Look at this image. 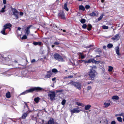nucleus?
Wrapping results in <instances>:
<instances>
[{"instance_id":"1","label":"nucleus","mask_w":124,"mask_h":124,"mask_svg":"<svg viewBox=\"0 0 124 124\" xmlns=\"http://www.w3.org/2000/svg\"><path fill=\"white\" fill-rule=\"evenodd\" d=\"M44 89L39 87H34L31 88L29 89L28 90H27L22 93L21 94H25L29 93H31L34 91L39 92L40 91H42L44 90Z\"/></svg>"},{"instance_id":"2","label":"nucleus","mask_w":124,"mask_h":124,"mask_svg":"<svg viewBox=\"0 0 124 124\" xmlns=\"http://www.w3.org/2000/svg\"><path fill=\"white\" fill-rule=\"evenodd\" d=\"M48 96L51 101L54 100L55 97V92L49 91L48 93Z\"/></svg>"},{"instance_id":"3","label":"nucleus","mask_w":124,"mask_h":124,"mask_svg":"<svg viewBox=\"0 0 124 124\" xmlns=\"http://www.w3.org/2000/svg\"><path fill=\"white\" fill-rule=\"evenodd\" d=\"M96 72L93 70H91L88 72V75L92 80L95 77Z\"/></svg>"},{"instance_id":"4","label":"nucleus","mask_w":124,"mask_h":124,"mask_svg":"<svg viewBox=\"0 0 124 124\" xmlns=\"http://www.w3.org/2000/svg\"><path fill=\"white\" fill-rule=\"evenodd\" d=\"M54 57L57 60L59 61H63V59L62 57L58 54H55L54 55Z\"/></svg>"},{"instance_id":"5","label":"nucleus","mask_w":124,"mask_h":124,"mask_svg":"<svg viewBox=\"0 0 124 124\" xmlns=\"http://www.w3.org/2000/svg\"><path fill=\"white\" fill-rule=\"evenodd\" d=\"M71 114L72 115L74 113H77L81 111V109H78L77 108H74L73 109L70 110Z\"/></svg>"},{"instance_id":"6","label":"nucleus","mask_w":124,"mask_h":124,"mask_svg":"<svg viewBox=\"0 0 124 124\" xmlns=\"http://www.w3.org/2000/svg\"><path fill=\"white\" fill-rule=\"evenodd\" d=\"M12 12L13 13V15L15 16L16 19H17L18 18V12L15 9H12Z\"/></svg>"},{"instance_id":"7","label":"nucleus","mask_w":124,"mask_h":124,"mask_svg":"<svg viewBox=\"0 0 124 124\" xmlns=\"http://www.w3.org/2000/svg\"><path fill=\"white\" fill-rule=\"evenodd\" d=\"M73 86L79 90H80L81 89V85L79 83L74 82Z\"/></svg>"},{"instance_id":"8","label":"nucleus","mask_w":124,"mask_h":124,"mask_svg":"<svg viewBox=\"0 0 124 124\" xmlns=\"http://www.w3.org/2000/svg\"><path fill=\"white\" fill-rule=\"evenodd\" d=\"M58 16L59 17H61V18L62 19H64L65 18L64 12L62 11H61L59 12L58 14Z\"/></svg>"},{"instance_id":"9","label":"nucleus","mask_w":124,"mask_h":124,"mask_svg":"<svg viewBox=\"0 0 124 124\" xmlns=\"http://www.w3.org/2000/svg\"><path fill=\"white\" fill-rule=\"evenodd\" d=\"M119 38L120 37L119 34H116L113 37H112L111 39L113 40L117 41L119 39Z\"/></svg>"},{"instance_id":"10","label":"nucleus","mask_w":124,"mask_h":124,"mask_svg":"<svg viewBox=\"0 0 124 124\" xmlns=\"http://www.w3.org/2000/svg\"><path fill=\"white\" fill-rule=\"evenodd\" d=\"M32 25H31L28 27L26 28L25 29V34L27 36L30 33V29L31 26Z\"/></svg>"},{"instance_id":"11","label":"nucleus","mask_w":124,"mask_h":124,"mask_svg":"<svg viewBox=\"0 0 124 124\" xmlns=\"http://www.w3.org/2000/svg\"><path fill=\"white\" fill-rule=\"evenodd\" d=\"M88 63H90L91 62L95 63H99V61H97L93 59H90L87 61Z\"/></svg>"},{"instance_id":"12","label":"nucleus","mask_w":124,"mask_h":124,"mask_svg":"<svg viewBox=\"0 0 124 124\" xmlns=\"http://www.w3.org/2000/svg\"><path fill=\"white\" fill-rule=\"evenodd\" d=\"M48 73L45 77V78H49L51 77V76L52 75V72L51 71H47Z\"/></svg>"},{"instance_id":"13","label":"nucleus","mask_w":124,"mask_h":124,"mask_svg":"<svg viewBox=\"0 0 124 124\" xmlns=\"http://www.w3.org/2000/svg\"><path fill=\"white\" fill-rule=\"evenodd\" d=\"M47 124H54V122L53 119L52 118H50Z\"/></svg>"},{"instance_id":"14","label":"nucleus","mask_w":124,"mask_h":124,"mask_svg":"<svg viewBox=\"0 0 124 124\" xmlns=\"http://www.w3.org/2000/svg\"><path fill=\"white\" fill-rule=\"evenodd\" d=\"M78 55L79 57L83 59H84L85 57V54L84 55L82 53H79Z\"/></svg>"},{"instance_id":"15","label":"nucleus","mask_w":124,"mask_h":124,"mask_svg":"<svg viewBox=\"0 0 124 124\" xmlns=\"http://www.w3.org/2000/svg\"><path fill=\"white\" fill-rule=\"evenodd\" d=\"M11 25L10 23L7 24L4 26V28L5 29H7V28H9V27H11Z\"/></svg>"},{"instance_id":"16","label":"nucleus","mask_w":124,"mask_h":124,"mask_svg":"<svg viewBox=\"0 0 124 124\" xmlns=\"http://www.w3.org/2000/svg\"><path fill=\"white\" fill-rule=\"evenodd\" d=\"M116 54L118 55H120V54L119 53V47L117 46L116 48Z\"/></svg>"},{"instance_id":"17","label":"nucleus","mask_w":124,"mask_h":124,"mask_svg":"<svg viewBox=\"0 0 124 124\" xmlns=\"http://www.w3.org/2000/svg\"><path fill=\"white\" fill-rule=\"evenodd\" d=\"M28 114L26 113H24L22 115L21 118L23 119H25L27 116Z\"/></svg>"},{"instance_id":"18","label":"nucleus","mask_w":124,"mask_h":124,"mask_svg":"<svg viewBox=\"0 0 124 124\" xmlns=\"http://www.w3.org/2000/svg\"><path fill=\"white\" fill-rule=\"evenodd\" d=\"M33 44L35 45H40L41 44L42 42H33Z\"/></svg>"},{"instance_id":"19","label":"nucleus","mask_w":124,"mask_h":124,"mask_svg":"<svg viewBox=\"0 0 124 124\" xmlns=\"http://www.w3.org/2000/svg\"><path fill=\"white\" fill-rule=\"evenodd\" d=\"M91 107L90 105H87L85 107V110H88L90 109Z\"/></svg>"},{"instance_id":"20","label":"nucleus","mask_w":124,"mask_h":124,"mask_svg":"<svg viewBox=\"0 0 124 124\" xmlns=\"http://www.w3.org/2000/svg\"><path fill=\"white\" fill-rule=\"evenodd\" d=\"M113 69V68L111 66H109L108 67V71L109 72H111Z\"/></svg>"},{"instance_id":"21","label":"nucleus","mask_w":124,"mask_h":124,"mask_svg":"<svg viewBox=\"0 0 124 124\" xmlns=\"http://www.w3.org/2000/svg\"><path fill=\"white\" fill-rule=\"evenodd\" d=\"M40 100V98L39 97L35 98L34 99V101L37 103H38Z\"/></svg>"},{"instance_id":"22","label":"nucleus","mask_w":124,"mask_h":124,"mask_svg":"<svg viewBox=\"0 0 124 124\" xmlns=\"http://www.w3.org/2000/svg\"><path fill=\"white\" fill-rule=\"evenodd\" d=\"M112 99L113 100H118L119 99V97L116 95L112 97Z\"/></svg>"},{"instance_id":"23","label":"nucleus","mask_w":124,"mask_h":124,"mask_svg":"<svg viewBox=\"0 0 124 124\" xmlns=\"http://www.w3.org/2000/svg\"><path fill=\"white\" fill-rule=\"evenodd\" d=\"M6 96L8 98H9L10 97V93L9 92H8L7 93H6Z\"/></svg>"},{"instance_id":"24","label":"nucleus","mask_w":124,"mask_h":124,"mask_svg":"<svg viewBox=\"0 0 124 124\" xmlns=\"http://www.w3.org/2000/svg\"><path fill=\"white\" fill-rule=\"evenodd\" d=\"M88 28H87V29L88 31H90L91 30V29L92 28V25L90 24H89L88 25Z\"/></svg>"},{"instance_id":"25","label":"nucleus","mask_w":124,"mask_h":124,"mask_svg":"<svg viewBox=\"0 0 124 124\" xmlns=\"http://www.w3.org/2000/svg\"><path fill=\"white\" fill-rule=\"evenodd\" d=\"M76 103L78 105L80 106L83 107H84L85 106L82 103L78 102H77Z\"/></svg>"},{"instance_id":"26","label":"nucleus","mask_w":124,"mask_h":124,"mask_svg":"<svg viewBox=\"0 0 124 124\" xmlns=\"http://www.w3.org/2000/svg\"><path fill=\"white\" fill-rule=\"evenodd\" d=\"M6 29H5L4 28L1 31V33L3 35H6V34L5 33V31L6 30Z\"/></svg>"},{"instance_id":"27","label":"nucleus","mask_w":124,"mask_h":124,"mask_svg":"<svg viewBox=\"0 0 124 124\" xmlns=\"http://www.w3.org/2000/svg\"><path fill=\"white\" fill-rule=\"evenodd\" d=\"M64 8L66 11H68L69 10L68 9L67 7V4L66 3H65L63 6Z\"/></svg>"},{"instance_id":"28","label":"nucleus","mask_w":124,"mask_h":124,"mask_svg":"<svg viewBox=\"0 0 124 124\" xmlns=\"http://www.w3.org/2000/svg\"><path fill=\"white\" fill-rule=\"evenodd\" d=\"M104 104L105 105V107H108V106L110 105V103H106V102H104Z\"/></svg>"},{"instance_id":"29","label":"nucleus","mask_w":124,"mask_h":124,"mask_svg":"<svg viewBox=\"0 0 124 124\" xmlns=\"http://www.w3.org/2000/svg\"><path fill=\"white\" fill-rule=\"evenodd\" d=\"M79 8L80 9L84 11L85 10L84 7L82 5H80L79 6Z\"/></svg>"},{"instance_id":"30","label":"nucleus","mask_w":124,"mask_h":124,"mask_svg":"<svg viewBox=\"0 0 124 124\" xmlns=\"http://www.w3.org/2000/svg\"><path fill=\"white\" fill-rule=\"evenodd\" d=\"M117 120L120 122H121L122 121V119L121 117H117Z\"/></svg>"},{"instance_id":"31","label":"nucleus","mask_w":124,"mask_h":124,"mask_svg":"<svg viewBox=\"0 0 124 124\" xmlns=\"http://www.w3.org/2000/svg\"><path fill=\"white\" fill-rule=\"evenodd\" d=\"M81 22L82 23H84L86 21V20L84 19H82L80 20Z\"/></svg>"},{"instance_id":"32","label":"nucleus","mask_w":124,"mask_h":124,"mask_svg":"<svg viewBox=\"0 0 124 124\" xmlns=\"http://www.w3.org/2000/svg\"><path fill=\"white\" fill-rule=\"evenodd\" d=\"M74 82L72 81H71L70 82H69L67 84L68 85H71L73 86Z\"/></svg>"},{"instance_id":"33","label":"nucleus","mask_w":124,"mask_h":124,"mask_svg":"<svg viewBox=\"0 0 124 124\" xmlns=\"http://www.w3.org/2000/svg\"><path fill=\"white\" fill-rule=\"evenodd\" d=\"M113 46L112 44H109L107 45V47L109 48L112 47Z\"/></svg>"},{"instance_id":"34","label":"nucleus","mask_w":124,"mask_h":124,"mask_svg":"<svg viewBox=\"0 0 124 124\" xmlns=\"http://www.w3.org/2000/svg\"><path fill=\"white\" fill-rule=\"evenodd\" d=\"M6 6H4V8H2V9L0 11L2 13H3L4 12V9H5Z\"/></svg>"},{"instance_id":"35","label":"nucleus","mask_w":124,"mask_h":124,"mask_svg":"<svg viewBox=\"0 0 124 124\" xmlns=\"http://www.w3.org/2000/svg\"><path fill=\"white\" fill-rule=\"evenodd\" d=\"M96 15V14L94 12H92L89 14V15L91 16H94Z\"/></svg>"},{"instance_id":"36","label":"nucleus","mask_w":124,"mask_h":124,"mask_svg":"<svg viewBox=\"0 0 124 124\" xmlns=\"http://www.w3.org/2000/svg\"><path fill=\"white\" fill-rule=\"evenodd\" d=\"M58 72L57 70L55 69H52V72L53 73L57 72Z\"/></svg>"},{"instance_id":"37","label":"nucleus","mask_w":124,"mask_h":124,"mask_svg":"<svg viewBox=\"0 0 124 124\" xmlns=\"http://www.w3.org/2000/svg\"><path fill=\"white\" fill-rule=\"evenodd\" d=\"M66 100L65 99L63 100L61 102L62 104L63 105H64L66 103Z\"/></svg>"},{"instance_id":"38","label":"nucleus","mask_w":124,"mask_h":124,"mask_svg":"<svg viewBox=\"0 0 124 124\" xmlns=\"http://www.w3.org/2000/svg\"><path fill=\"white\" fill-rule=\"evenodd\" d=\"M103 15H101V16L98 18V21H99L101 20L103 18Z\"/></svg>"},{"instance_id":"39","label":"nucleus","mask_w":124,"mask_h":124,"mask_svg":"<svg viewBox=\"0 0 124 124\" xmlns=\"http://www.w3.org/2000/svg\"><path fill=\"white\" fill-rule=\"evenodd\" d=\"M27 37L26 35H23V37L22 38V39H27Z\"/></svg>"},{"instance_id":"40","label":"nucleus","mask_w":124,"mask_h":124,"mask_svg":"<svg viewBox=\"0 0 124 124\" xmlns=\"http://www.w3.org/2000/svg\"><path fill=\"white\" fill-rule=\"evenodd\" d=\"M102 28L104 29H108V27L107 26H106L104 25L103 26Z\"/></svg>"},{"instance_id":"41","label":"nucleus","mask_w":124,"mask_h":124,"mask_svg":"<svg viewBox=\"0 0 124 124\" xmlns=\"http://www.w3.org/2000/svg\"><path fill=\"white\" fill-rule=\"evenodd\" d=\"M87 27V25L85 24H84L82 26V27L84 29H85Z\"/></svg>"},{"instance_id":"42","label":"nucleus","mask_w":124,"mask_h":124,"mask_svg":"<svg viewBox=\"0 0 124 124\" xmlns=\"http://www.w3.org/2000/svg\"><path fill=\"white\" fill-rule=\"evenodd\" d=\"M124 113H122L121 114H119V115H118L119 116H123V117H124Z\"/></svg>"},{"instance_id":"43","label":"nucleus","mask_w":124,"mask_h":124,"mask_svg":"<svg viewBox=\"0 0 124 124\" xmlns=\"http://www.w3.org/2000/svg\"><path fill=\"white\" fill-rule=\"evenodd\" d=\"M85 8L86 9H88L90 8V6L89 5H86L85 6Z\"/></svg>"},{"instance_id":"44","label":"nucleus","mask_w":124,"mask_h":124,"mask_svg":"<svg viewBox=\"0 0 124 124\" xmlns=\"http://www.w3.org/2000/svg\"><path fill=\"white\" fill-rule=\"evenodd\" d=\"M92 89V87L91 86H89L87 87V89L88 90H90Z\"/></svg>"},{"instance_id":"45","label":"nucleus","mask_w":124,"mask_h":124,"mask_svg":"<svg viewBox=\"0 0 124 124\" xmlns=\"http://www.w3.org/2000/svg\"><path fill=\"white\" fill-rule=\"evenodd\" d=\"M60 44V43L58 42H55L54 43V44L55 45H58Z\"/></svg>"},{"instance_id":"46","label":"nucleus","mask_w":124,"mask_h":124,"mask_svg":"<svg viewBox=\"0 0 124 124\" xmlns=\"http://www.w3.org/2000/svg\"><path fill=\"white\" fill-rule=\"evenodd\" d=\"M116 122L114 121H112L111 122V124H116Z\"/></svg>"},{"instance_id":"47","label":"nucleus","mask_w":124,"mask_h":124,"mask_svg":"<svg viewBox=\"0 0 124 124\" xmlns=\"http://www.w3.org/2000/svg\"><path fill=\"white\" fill-rule=\"evenodd\" d=\"M25 105L24 106V107L25 108H27V109H28V106L27 105V104L25 102Z\"/></svg>"},{"instance_id":"48","label":"nucleus","mask_w":124,"mask_h":124,"mask_svg":"<svg viewBox=\"0 0 124 124\" xmlns=\"http://www.w3.org/2000/svg\"><path fill=\"white\" fill-rule=\"evenodd\" d=\"M35 59H33L31 61V63H33L34 62H35Z\"/></svg>"},{"instance_id":"49","label":"nucleus","mask_w":124,"mask_h":124,"mask_svg":"<svg viewBox=\"0 0 124 124\" xmlns=\"http://www.w3.org/2000/svg\"><path fill=\"white\" fill-rule=\"evenodd\" d=\"M93 69H96V66H93L92 67H91Z\"/></svg>"},{"instance_id":"50","label":"nucleus","mask_w":124,"mask_h":124,"mask_svg":"<svg viewBox=\"0 0 124 124\" xmlns=\"http://www.w3.org/2000/svg\"><path fill=\"white\" fill-rule=\"evenodd\" d=\"M3 2L4 4H6V0H3Z\"/></svg>"},{"instance_id":"51","label":"nucleus","mask_w":124,"mask_h":124,"mask_svg":"<svg viewBox=\"0 0 124 124\" xmlns=\"http://www.w3.org/2000/svg\"><path fill=\"white\" fill-rule=\"evenodd\" d=\"M20 14L21 16H22L23 15V13L22 12H20Z\"/></svg>"},{"instance_id":"52","label":"nucleus","mask_w":124,"mask_h":124,"mask_svg":"<svg viewBox=\"0 0 124 124\" xmlns=\"http://www.w3.org/2000/svg\"><path fill=\"white\" fill-rule=\"evenodd\" d=\"M84 62L85 64L88 63L87 61L84 60Z\"/></svg>"},{"instance_id":"53","label":"nucleus","mask_w":124,"mask_h":124,"mask_svg":"<svg viewBox=\"0 0 124 124\" xmlns=\"http://www.w3.org/2000/svg\"><path fill=\"white\" fill-rule=\"evenodd\" d=\"M79 61L80 63H82L83 62H84V60H80Z\"/></svg>"},{"instance_id":"54","label":"nucleus","mask_w":124,"mask_h":124,"mask_svg":"<svg viewBox=\"0 0 124 124\" xmlns=\"http://www.w3.org/2000/svg\"><path fill=\"white\" fill-rule=\"evenodd\" d=\"M56 79V78H53L52 79V80L53 81H54Z\"/></svg>"},{"instance_id":"55","label":"nucleus","mask_w":124,"mask_h":124,"mask_svg":"<svg viewBox=\"0 0 124 124\" xmlns=\"http://www.w3.org/2000/svg\"><path fill=\"white\" fill-rule=\"evenodd\" d=\"M73 77V76H70L68 77V78H72Z\"/></svg>"},{"instance_id":"56","label":"nucleus","mask_w":124,"mask_h":124,"mask_svg":"<svg viewBox=\"0 0 124 124\" xmlns=\"http://www.w3.org/2000/svg\"><path fill=\"white\" fill-rule=\"evenodd\" d=\"M106 46H103V48L104 49H105L106 48Z\"/></svg>"},{"instance_id":"57","label":"nucleus","mask_w":124,"mask_h":124,"mask_svg":"<svg viewBox=\"0 0 124 124\" xmlns=\"http://www.w3.org/2000/svg\"><path fill=\"white\" fill-rule=\"evenodd\" d=\"M92 46V45H90L89 46H88L86 47L90 48V47H91V46Z\"/></svg>"},{"instance_id":"58","label":"nucleus","mask_w":124,"mask_h":124,"mask_svg":"<svg viewBox=\"0 0 124 124\" xmlns=\"http://www.w3.org/2000/svg\"><path fill=\"white\" fill-rule=\"evenodd\" d=\"M21 29V28L20 27H19L18 28V30H20Z\"/></svg>"},{"instance_id":"59","label":"nucleus","mask_w":124,"mask_h":124,"mask_svg":"<svg viewBox=\"0 0 124 124\" xmlns=\"http://www.w3.org/2000/svg\"><path fill=\"white\" fill-rule=\"evenodd\" d=\"M61 30H63V31L64 32H66V30H62V29H61Z\"/></svg>"},{"instance_id":"60","label":"nucleus","mask_w":124,"mask_h":124,"mask_svg":"<svg viewBox=\"0 0 124 124\" xmlns=\"http://www.w3.org/2000/svg\"><path fill=\"white\" fill-rule=\"evenodd\" d=\"M101 1L103 3L104 2V0H101Z\"/></svg>"},{"instance_id":"61","label":"nucleus","mask_w":124,"mask_h":124,"mask_svg":"<svg viewBox=\"0 0 124 124\" xmlns=\"http://www.w3.org/2000/svg\"><path fill=\"white\" fill-rule=\"evenodd\" d=\"M118 115H119V114H117V115H116L115 116H119Z\"/></svg>"},{"instance_id":"62","label":"nucleus","mask_w":124,"mask_h":124,"mask_svg":"<svg viewBox=\"0 0 124 124\" xmlns=\"http://www.w3.org/2000/svg\"><path fill=\"white\" fill-rule=\"evenodd\" d=\"M54 46H54V45H53L52 46V47H53H53H54Z\"/></svg>"},{"instance_id":"63","label":"nucleus","mask_w":124,"mask_h":124,"mask_svg":"<svg viewBox=\"0 0 124 124\" xmlns=\"http://www.w3.org/2000/svg\"><path fill=\"white\" fill-rule=\"evenodd\" d=\"M99 57V56H98V55H97L96 56V57Z\"/></svg>"},{"instance_id":"64","label":"nucleus","mask_w":124,"mask_h":124,"mask_svg":"<svg viewBox=\"0 0 124 124\" xmlns=\"http://www.w3.org/2000/svg\"><path fill=\"white\" fill-rule=\"evenodd\" d=\"M55 124H58L57 123H56Z\"/></svg>"}]
</instances>
